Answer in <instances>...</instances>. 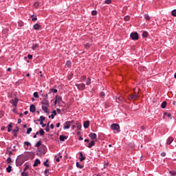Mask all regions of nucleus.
<instances>
[{
	"label": "nucleus",
	"mask_w": 176,
	"mask_h": 176,
	"mask_svg": "<svg viewBox=\"0 0 176 176\" xmlns=\"http://www.w3.org/2000/svg\"><path fill=\"white\" fill-rule=\"evenodd\" d=\"M104 3L107 5H111V3H112V0H105Z\"/></svg>",
	"instance_id": "nucleus-33"
},
{
	"label": "nucleus",
	"mask_w": 176,
	"mask_h": 176,
	"mask_svg": "<svg viewBox=\"0 0 176 176\" xmlns=\"http://www.w3.org/2000/svg\"><path fill=\"white\" fill-rule=\"evenodd\" d=\"M8 153L9 156H12V155H13L12 151H8Z\"/></svg>",
	"instance_id": "nucleus-54"
},
{
	"label": "nucleus",
	"mask_w": 176,
	"mask_h": 176,
	"mask_svg": "<svg viewBox=\"0 0 176 176\" xmlns=\"http://www.w3.org/2000/svg\"><path fill=\"white\" fill-rule=\"evenodd\" d=\"M55 158H56V162L58 163V162H60V158L57 157V156H55Z\"/></svg>",
	"instance_id": "nucleus-59"
},
{
	"label": "nucleus",
	"mask_w": 176,
	"mask_h": 176,
	"mask_svg": "<svg viewBox=\"0 0 176 176\" xmlns=\"http://www.w3.org/2000/svg\"><path fill=\"white\" fill-rule=\"evenodd\" d=\"M90 46H91V45L87 43L84 45V47L87 50H89L90 48Z\"/></svg>",
	"instance_id": "nucleus-30"
},
{
	"label": "nucleus",
	"mask_w": 176,
	"mask_h": 176,
	"mask_svg": "<svg viewBox=\"0 0 176 176\" xmlns=\"http://www.w3.org/2000/svg\"><path fill=\"white\" fill-rule=\"evenodd\" d=\"M100 96V97H105V93L101 92Z\"/></svg>",
	"instance_id": "nucleus-56"
},
{
	"label": "nucleus",
	"mask_w": 176,
	"mask_h": 176,
	"mask_svg": "<svg viewBox=\"0 0 176 176\" xmlns=\"http://www.w3.org/2000/svg\"><path fill=\"white\" fill-rule=\"evenodd\" d=\"M142 36L143 38H148V32H143Z\"/></svg>",
	"instance_id": "nucleus-28"
},
{
	"label": "nucleus",
	"mask_w": 176,
	"mask_h": 176,
	"mask_svg": "<svg viewBox=\"0 0 176 176\" xmlns=\"http://www.w3.org/2000/svg\"><path fill=\"white\" fill-rule=\"evenodd\" d=\"M69 127H71V121H66L63 126L64 130L68 129Z\"/></svg>",
	"instance_id": "nucleus-10"
},
{
	"label": "nucleus",
	"mask_w": 176,
	"mask_h": 176,
	"mask_svg": "<svg viewBox=\"0 0 176 176\" xmlns=\"http://www.w3.org/2000/svg\"><path fill=\"white\" fill-rule=\"evenodd\" d=\"M124 21H129L130 20V16H126L124 18Z\"/></svg>",
	"instance_id": "nucleus-41"
},
{
	"label": "nucleus",
	"mask_w": 176,
	"mask_h": 176,
	"mask_svg": "<svg viewBox=\"0 0 176 176\" xmlns=\"http://www.w3.org/2000/svg\"><path fill=\"white\" fill-rule=\"evenodd\" d=\"M43 100H49V95L47 94L44 95V98H43Z\"/></svg>",
	"instance_id": "nucleus-45"
},
{
	"label": "nucleus",
	"mask_w": 176,
	"mask_h": 176,
	"mask_svg": "<svg viewBox=\"0 0 176 176\" xmlns=\"http://www.w3.org/2000/svg\"><path fill=\"white\" fill-rule=\"evenodd\" d=\"M28 159H34V154L32 153H26L25 155H19L16 160V165L23 166L24 162L28 160Z\"/></svg>",
	"instance_id": "nucleus-1"
},
{
	"label": "nucleus",
	"mask_w": 176,
	"mask_h": 176,
	"mask_svg": "<svg viewBox=\"0 0 176 176\" xmlns=\"http://www.w3.org/2000/svg\"><path fill=\"white\" fill-rule=\"evenodd\" d=\"M49 160H47L46 162H44V166H45V167H50V165H49Z\"/></svg>",
	"instance_id": "nucleus-31"
},
{
	"label": "nucleus",
	"mask_w": 176,
	"mask_h": 176,
	"mask_svg": "<svg viewBox=\"0 0 176 176\" xmlns=\"http://www.w3.org/2000/svg\"><path fill=\"white\" fill-rule=\"evenodd\" d=\"M34 8H39V2H36L34 4Z\"/></svg>",
	"instance_id": "nucleus-48"
},
{
	"label": "nucleus",
	"mask_w": 176,
	"mask_h": 176,
	"mask_svg": "<svg viewBox=\"0 0 176 176\" xmlns=\"http://www.w3.org/2000/svg\"><path fill=\"white\" fill-rule=\"evenodd\" d=\"M111 128L113 131L116 130L117 133H120V126H119V124H112Z\"/></svg>",
	"instance_id": "nucleus-3"
},
{
	"label": "nucleus",
	"mask_w": 176,
	"mask_h": 176,
	"mask_svg": "<svg viewBox=\"0 0 176 176\" xmlns=\"http://www.w3.org/2000/svg\"><path fill=\"white\" fill-rule=\"evenodd\" d=\"M31 131H32V128H28L26 134H31Z\"/></svg>",
	"instance_id": "nucleus-39"
},
{
	"label": "nucleus",
	"mask_w": 176,
	"mask_h": 176,
	"mask_svg": "<svg viewBox=\"0 0 176 176\" xmlns=\"http://www.w3.org/2000/svg\"><path fill=\"white\" fill-rule=\"evenodd\" d=\"M45 118L43 117V116H40L39 120H38V122H43V121H45Z\"/></svg>",
	"instance_id": "nucleus-32"
},
{
	"label": "nucleus",
	"mask_w": 176,
	"mask_h": 176,
	"mask_svg": "<svg viewBox=\"0 0 176 176\" xmlns=\"http://www.w3.org/2000/svg\"><path fill=\"white\" fill-rule=\"evenodd\" d=\"M24 145H26V146H30L31 143L29 142H24Z\"/></svg>",
	"instance_id": "nucleus-49"
},
{
	"label": "nucleus",
	"mask_w": 176,
	"mask_h": 176,
	"mask_svg": "<svg viewBox=\"0 0 176 176\" xmlns=\"http://www.w3.org/2000/svg\"><path fill=\"white\" fill-rule=\"evenodd\" d=\"M19 27H23V25H24V23H23V21H20L19 23H18Z\"/></svg>",
	"instance_id": "nucleus-50"
},
{
	"label": "nucleus",
	"mask_w": 176,
	"mask_h": 176,
	"mask_svg": "<svg viewBox=\"0 0 176 176\" xmlns=\"http://www.w3.org/2000/svg\"><path fill=\"white\" fill-rule=\"evenodd\" d=\"M13 133H19V127H16V129L12 130Z\"/></svg>",
	"instance_id": "nucleus-52"
},
{
	"label": "nucleus",
	"mask_w": 176,
	"mask_h": 176,
	"mask_svg": "<svg viewBox=\"0 0 176 176\" xmlns=\"http://www.w3.org/2000/svg\"><path fill=\"white\" fill-rule=\"evenodd\" d=\"M52 115H54V116H56V115H57V112L56 111V110H54L52 111Z\"/></svg>",
	"instance_id": "nucleus-58"
},
{
	"label": "nucleus",
	"mask_w": 176,
	"mask_h": 176,
	"mask_svg": "<svg viewBox=\"0 0 176 176\" xmlns=\"http://www.w3.org/2000/svg\"><path fill=\"white\" fill-rule=\"evenodd\" d=\"M7 173H12V166L10 165L6 168Z\"/></svg>",
	"instance_id": "nucleus-25"
},
{
	"label": "nucleus",
	"mask_w": 176,
	"mask_h": 176,
	"mask_svg": "<svg viewBox=\"0 0 176 176\" xmlns=\"http://www.w3.org/2000/svg\"><path fill=\"white\" fill-rule=\"evenodd\" d=\"M30 112H32V113H35V111H36V107H35V105L31 104V105H30Z\"/></svg>",
	"instance_id": "nucleus-12"
},
{
	"label": "nucleus",
	"mask_w": 176,
	"mask_h": 176,
	"mask_svg": "<svg viewBox=\"0 0 176 176\" xmlns=\"http://www.w3.org/2000/svg\"><path fill=\"white\" fill-rule=\"evenodd\" d=\"M140 129L142 131H144V130H145V126H142Z\"/></svg>",
	"instance_id": "nucleus-62"
},
{
	"label": "nucleus",
	"mask_w": 176,
	"mask_h": 176,
	"mask_svg": "<svg viewBox=\"0 0 176 176\" xmlns=\"http://www.w3.org/2000/svg\"><path fill=\"white\" fill-rule=\"evenodd\" d=\"M28 168H30V165H25V167L23 169V171H27V170H28Z\"/></svg>",
	"instance_id": "nucleus-51"
},
{
	"label": "nucleus",
	"mask_w": 176,
	"mask_h": 176,
	"mask_svg": "<svg viewBox=\"0 0 176 176\" xmlns=\"http://www.w3.org/2000/svg\"><path fill=\"white\" fill-rule=\"evenodd\" d=\"M42 109L45 113H47L49 112V107H50V104L49 103V100L43 99L41 101Z\"/></svg>",
	"instance_id": "nucleus-2"
},
{
	"label": "nucleus",
	"mask_w": 176,
	"mask_h": 176,
	"mask_svg": "<svg viewBox=\"0 0 176 176\" xmlns=\"http://www.w3.org/2000/svg\"><path fill=\"white\" fill-rule=\"evenodd\" d=\"M8 132L10 133V131H12V124H8Z\"/></svg>",
	"instance_id": "nucleus-37"
},
{
	"label": "nucleus",
	"mask_w": 176,
	"mask_h": 176,
	"mask_svg": "<svg viewBox=\"0 0 176 176\" xmlns=\"http://www.w3.org/2000/svg\"><path fill=\"white\" fill-rule=\"evenodd\" d=\"M49 171H50L49 169H45V170L44 172V174L45 176H49V175H47V174H49Z\"/></svg>",
	"instance_id": "nucleus-43"
},
{
	"label": "nucleus",
	"mask_w": 176,
	"mask_h": 176,
	"mask_svg": "<svg viewBox=\"0 0 176 176\" xmlns=\"http://www.w3.org/2000/svg\"><path fill=\"white\" fill-rule=\"evenodd\" d=\"M122 101H126V100L124 99V97H123V96H120V97L116 98V102H122Z\"/></svg>",
	"instance_id": "nucleus-13"
},
{
	"label": "nucleus",
	"mask_w": 176,
	"mask_h": 176,
	"mask_svg": "<svg viewBox=\"0 0 176 176\" xmlns=\"http://www.w3.org/2000/svg\"><path fill=\"white\" fill-rule=\"evenodd\" d=\"M60 122L56 123V127H60Z\"/></svg>",
	"instance_id": "nucleus-64"
},
{
	"label": "nucleus",
	"mask_w": 176,
	"mask_h": 176,
	"mask_svg": "<svg viewBox=\"0 0 176 176\" xmlns=\"http://www.w3.org/2000/svg\"><path fill=\"white\" fill-rule=\"evenodd\" d=\"M57 91H58L57 89L52 88V89H50V93H57Z\"/></svg>",
	"instance_id": "nucleus-24"
},
{
	"label": "nucleus",
	"mask_w": 176,
	"mask_h": 176,
	"mask_svg": "<svg viewBox=\"0 0 176 176\" xmlns=\"http://www.w3.org/2000/svg\"><path fill=\"white\" fill-rule=\"evenodd\" d=\"M39 47V45L38 44H36L35 45H34L32 47V50H35V49Z\"/></svg>",
	"instance_id": "nucleus-47"
},
{
	"label": "nucleus",
	"mask_w": 176,
	"mask_h": 176,
	"mask_svg": "<svg viewBox=\"0 0 176 176\" xmlns=\"http://www.w3.org/2000/svg\"><path fill=\"white\" fill-rule=\"evenodd\" d=\"M171 15L173 16V17H176V10H173L171 12Z\"/></svg>",
	"instance_id": "nucleus-36"
},
{
	"label": "nucleus",
	"mask_w": 176,
	"mask_h": 176,
	"mask_svg": "<svg viewBox=\"0 0 176 176\" xmlns=\"http://www.w3.org/2000/svg\"><path fill=\"white\" fill-rule=\"evenodd\" d=\"M166 107H167V102L164 101V102L162 103V104H161V107L163 108V109H164V108H166Z\"/></svg>",
	"instance_id": "nucleus-22"
},
{
	"label": "nucleus",
	"mask_w": 176,
	"mask_h": 176,
	"mask_svg": "<svg viewBox=\"0 0 176 176\" xmlns=\"http://www.w3.org/2000/svg\"><path fill=\"white\" fill-rule=\"evenodd\" d=\"M38 164H41V161L38 159L35 160L33 167H38Z\"/></svg>",
	"instance_id": "nucleus-16"
},
{
	"label": "nucleus",
	"mask_w": 176,
	"mask_h": 176,
	"mask_svg": "<svg viewBox=\"0 0 176 176\" xmlns=\"http://www.w3.org/2000/svg\"><path fill=\"white\" fill-rule=\"evenodd\" d=\"M89 137L91 138V140H92V141H97V134L94 133H90L89 134Z\"/></svg>",
	"instance_id": "nucleus-6"
},
{
	"label": "nucleus",
	"mask_w": 176,
	"mask_h": 176,
	"mask_svg": "<svg viewBox=\"0 0 176 176\" xmlns=\"http://www.w3.org/2000/svg\"><path fill=\"white\" fill-rule=\"evenodd\" d=\"M89 126H90V121L87 120L84 122V128L85 129H89Z\"/></svg>",
	"instance_id": "nucleus-14"
},
{
	"label": "nucleus",
	"mask_w": 176,
	"mask_h": 176,
	"mask_svg": "<svg viewBox=\"0 0 176 176\" xmlns=\"http://www.w3.org/2000/svg\"><path fill=\"white\" fill-rule=\"evenodd\" d=\"M91 15L92 16H97V11L96 10H93L91 12Z\"/></svg>",
	"instance_id": "nucleus-46"
},
{
	"label": "nucleus",
	"mask_w": 176,
	"mask_h": 176,
	"mask_svg": "<svg viewBox=\"0 0 176 176\" xmlns=\"http://www.w3.org/2000/svg\"><path fill=\"white\" fill-rule=\"evenodd\" d=\"M45 131H47V133H49V131H50V128H49V125H47Z\"/></svg>",
	"instance_id": "nucleus-53"
},
{
	"label": "nucleus",
	"mask_w": 176,
	"mask_h": 176,
	"mask_svg": "<svg viewBox=\"0 0 176 176\" xmlns=\"http://www.w3.org/2000/svg\"><path fill=\"white\" fill-rule=\"evenodd\" d=\"M56 111L58 113H61V109H56Z\"/></svg>",
	"instance_id": "nucleus-61"
},
{
	"label": "nucleus",
	"mask_w": 176,
	"mask_h": 176,
	"mask_svg": "<svg viewBox=\"0 0 176 176\" xmlns=\"http://www.w3.org/2000/svg\"><path fill=\"white\" fill-rule=\"evenodd\" d=\"M33 96L34 97H35V98H39V95L38 94V92H34Z\"/></svg>",
	"instance_id": "nucleus-38"
},
{
	"label": "nucleus",
	"mask_w": 176,
	"mask_h": 176,
	"mask_svg": "<svg viewBox=\"0 0 176 176\" xmlns=\"http://www.w3.org/2000/svg\"><path fill=\"white\" fill-rule=\"evenodd\" d=\"M87 78L86 76L83 75L80 77V80L81 82H83V80H85V79Z\"/></svg>",
	"instance_id": "nucleus-42"
},
{
	"label": "nucleus",
	"mask_w": 176,
	"mask_h": 176,
	"mask_svg": "<svg viewBox=\"0 0 176 176\" xmlns=\"http://www.w3.org/2000/svg\"><path fill=\"white\" fill-rule=\"evenodd\" d=\"M137 98H138V94H135V95L131 94L129 97V101H131L133 100H137Z\"/></svg>",
	"instance_id": "nucleus-9"
},
{
	"label": "nucleus",
	"mask_w": 176,
	"mask_h": 176,
	"mask_svg": "<svg viewBox=\"0 0 176 176\" xmlns=\"http://www.w3.org/2000/svg\"><path fill=\"white\" fill-rule=\"evenodd\" d=\"M39 134V132H36V133L33 136L34 138H36V136Z\"/></svg>",
	"instance_id": "nucleus-63"
},
{
	"label": "nucleus",
	"mask_w": 176,
	"mask_h": 176,
	"mask_svg": "<svg viewBox=\"0 0 176 176\" xmlns=\"http://www.w3.org/2000/svg\"><path fill=\"white\" fill-rule=\"evenodd\" d=\"M131 38L133 39V41H138V33L137 32H133L131 34Z\"/></svg>",
	"instance_id": "nucleus-4"
},
{
	"label": "nucleus",
	"mask_w": 176,
	"mask_h": 176,
	"mask_svg": "<svg viewBox=\"0 0 176 176\" xmlns=\"http://www.w3.org/2000/svg\"><path fill=\"white\" fill-rule=\"evenodd\" d=\"M60 104L61 102H63V98H61V96H58V95H56V100H55V102H54V104Z\"/></svg>",
	"instance_id": "nucleus-5"
},
{
	"label": "nucleus",
	"mask_w": 176,
	"mask_h": 176,
	"mask_svg": "<svg viewBox=\"0 0 176 176\" xmlns=\"http://www.w3.org/2000/svg\"><path fill=\"white\" fill-rule=\"evenodd\" d=\"M170 174L172 176H176V171L175 170H170Z\"/></svg>",
	"instance_id": "nucleus-35"
},
{
	"label": "nucleus",
	"mask_w": 176,
	"mask_h": 176,
	"mask_svg": "<svg viewBox=\"0 0 176 176\" xmlns=\"http://www.w3.org/2000/svg\"><path fill=\"white\" fill-rule=\"evenodd\" d=\"M68 138V137L67 136H64V135H60L59 137V140L60 141H65V140H67Z\"/></svg>",
	"instance_id": "nucleus-20"
},
{
	"label": "nucleus",
	"mask_w": 176,
	"mask_h": 176,
	"mask_svg": "<svg viewBox=\"0 0 176 176\" xmlns=\"http://www.w3.org/2000/svg\"><path fill=\"white\" fill-rule=\"evenodd\" d=\"M80 161L83 162V160H86V157L83 156V153H82V152L80 153Z\"/></svg>",
	"instance_id": "nucleus-18"
},
{
	"label": "nucleus",
	"mask_w": 176,
	"mask_h": 176,
	"mask_svg": "<svg viewBox=\"0 0 176 176\" xmlns=\"http://www.w3.org/2000/svg\"><path fill=\"white\" fill-rule=\"evenodd\" d=\"M76 86L78 89V90H85V89H86V85L83 83L76 84Z\"/></svg>",
	"instance_id": "nucleus-8"
},
{
	"label": "nucleus",
	"mask_w": 176,
	"mask_h": 176,
	"mask_svg": "<svg viewBox=\"0 0 176 176\" xmlns=\"http://www.w3.org/2000/svg\"><path fill=\"white\" fill-rule=\"evenodd\" d=\"M76 166L78 167V168H83V165H80V164H79V162H76Z\"/></svg>",
	"instance_id": "nucleus-34"
},
{
	"label": "nucleus",
	"mask_w": 176,
	"mask_h": 176,
	"mask_svg": "<svg viewBox=\"0 0 176 176\" xmlns=\"http://www.w3.org/2000/svg\"><path fill=\"white\" fill-rule=\"evenodd\" d=\"M77 130H82V125L79 122H76Z\"/></svg>",
	"instance_id": "nucleus-23"
},
{
	"label": "nucleus",
	"mask_w": 176,
	"mask_h": 176,
	"mask_svg": "<svg viewBox=\"0 0 176 176\" xmlns=\"http://www.w3.org/2000/svg\"><path fill=\"white\" fill-rule=\"evenodd\" d=\"M40 133V135H45V131H43V129H41L39 132H38V134Z\"/></svg>",
	"instance_id": "nucleus-26"
},
{
	"label": "nucleus",
	"mask_w": 176,
	"mask_h": 176,
	"mask_svg": "<svg viewBox=\"0 0 176 176\" xmlns=\"http://www.w3.org/2000/svg\"><path fill=\"white\" fill-rule=\"evenodd\" d=\"M34 30H36V31H38V30H41V28H42V26L41 25H39V23H36L34 26H33Z\"/></svg>",
	"instance_id": "nucleus-11"
},
{
	"label": "nucleus",
	"mask_w": 176,
	"mask_h": 176,
	"mask_svg": "<svg viewBox=\"0 0 176 176\" xmlns=\"http://www.w3.org/2000/svg\"><path fill=\"white\" fill-rule=\"evenodd\" d=\"M161 156H162V157H164V156H166V153L165 152H162L161 153Z\"/></svg>",
	"instance_id": "nucleus-60"
},
{
	"label": "nucleus",
	"mask_w": 176,
	"mask_h": 176,
	"mask_svg": "<svg viewBox=\"0 0 176 176\" xmlns=\"http://www.w3.org/2000/svg\"><path fill=\"white\" fill-rule=\"evenodd\" d=\"M28 57L29 60H32V55L28 54Z\"/></svg>",
	"instance_id": "nucleus-57"
},
{
	"label": "nucleus",
	"mask_w": 176,
	"mask_h": 176,
	"mask_svg": "<svg viewBox=\"0 0 176 176\" xmlns=\"http://www.w3.org/2000/svg\"><path fill=\"white\" fill-rule=\"evenodd\" d=\"M41 145H42V142L38 141V142H37V143L36 144L35 146H36V148H39V146H41Z\"/></svg>",
	"instance_id": "nucleus-27"
},
{
	"label": "nucleus",
	"mask_w": 176,
	"mask_h": 176,
	"mask_svg": "<svg viewBox=\"0 0 176 176\" xmlns=\"http://www.w3.org/2000/svg\"><path fill=\"white\" fill-rule=\"evenodd\" d=\"M91 78L88 77L86 80V85H87V86H89V85H91Z\"/></svg>",
	"instance_id": "nucleus-19"
},
{
	"label": "nucleus",
	"mask_w": 176,
	"mask_h": 176,
	"mask_svg": "<svg viewBox=\"0 0 176 176\" xmlns=\"http://www.w3.org/2000/svg\"><path fill=\"white\" fill-rule=\"evenodd\" d=\"M72 65V63H71V61L68 60L66 63V67H67V68H69V67H71V65Z\"/></svg>",
	"instance_id": "nucleus-29"
},
{
	"label": "nucleus",
	"mask_w": 176,
	"mask_h": 176,
	"mask_svg": "<svg viewBox=\"0 0 176 176\" xmlns=\"http://www.w3.org/2000/svg\"><path fill=\"white\" fill-rule=\"evenodd\" d=\"M173 141H174V138H173V137L168 138L166 141L167 145H170L171 144V142H173Z\"/></svg>",
	"instance_id": "nucleus-15"
},
{
	"label": "nucleus",
	"mask_w": 176,
	"mask_h": 176,
	"mask_svg": "<svg viewBox=\"0 0 176 176\" xmlns=\"http://www.w3.org/2000/svg\"><path fill=\"white\" fill-rule=\"evenodd\" d=\"M38 19L36 18V16H34V17L32 19V21H36Z\"/></svg>",
	"instance_id": "nucleus-55"
},
{
	"label": "nucleus",
	"mask_w": 176,
	"mask_h": 176,
	"mask_svg": "<svg viewBox=\"0 0 176 176\" xmlns=\"http://www.w3.org/2000/svg\"><path fill=\"white\" fill-rule=\"evenodd\" d=\"M144 19H145V20H146L147 21H149L151 20V16H149L148 14H144Z\"/></svg>",
	"instance_id": "nucleus-21"
},
{
	"label": "nucleus",
	"mask_w": 176,
	"mask_h": 176,
	"mask_svg": "<svg viewBox=\"0 0 176 176\" xmlns=\"http://www.w3.org/2000/svg\"><path fill=\"white\" fill-rule=\"evenodd\" d=\"M96 145V141L95 140H91V142L89 143L88 144V148H91L92 146H94Z\"/></svg>",
	"instance_id": "nucleus-17"
},
{
	"label": "nucleus",
	"mask_w": 176,
	"mask_h": 176,
	"mask_svg": "<svg viewBox=\"0 0 176 176\" xmlns=\"http://www.w3.org/2000/svg\"><path fill=\"white\" fill-rule=\"evenodd\" d=\"M7 163H8V164H10V163H12V158L10 157H9L7 159Z\"/></svg>",
	"instance_id": "nucleus-44"
},
{
	"label": "nucleus",
	"mask_w": 176,
	"mask_h": 176,
	"mask_svg": "<svg viewBox=\"0 0 176 176\" xmlns=\"http://www.w3.org/2000/svg\"><path fill=\"white\" fill-rule=\"evenodd\" d=\"M21 176H28V173L23 170V172L21 173Z\"/></svg>",
	"instance_id": "nucleus-40"
},
{
	"label": "nucleus",
	"mask_w": 176,
	"mask_h": 176,
	"mask_svg": "<svg viewBox=\"0 0 176 176\" xmlns=\"http://www.w3.org/2000/svg\"><path fill=\"white\" fill-rule=\"evenodd\" d=\"M10 104L13 105V107H17V104L19 102V98H15L14 100L12 99L10 100Z\"/></svg>",
	"instance_id": "nucleus-7"
}]
</instances>
